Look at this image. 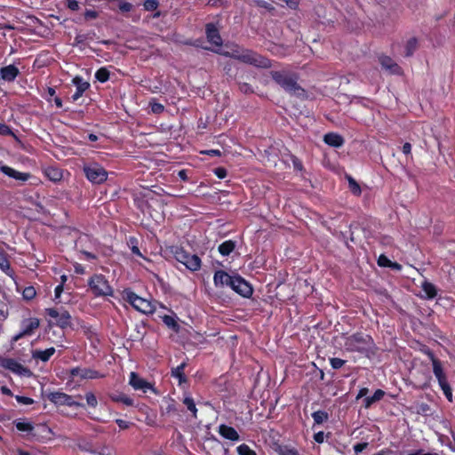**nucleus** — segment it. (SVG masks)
<instances>
[{"label":"nucleus","mask_w":455,"mask_h":455,"mask_svg":"<svg viewBox=\"0 0 455 455\" xmlns=\"http://www.w3.org/2000/svg\"><path fill=\"white\" fill-rule=\"evenodd\" d=\"M344 349L347 353H357L360 356L372 359L378 353L373 338L363 331H356L344 338Z\"/></svg>","instance_id":"f257e3e1"},{"label":"nucleus","mask_w":455,"mask_h":455,"mask_svg":"<svg viewBox=\"0 0 455 455\" xmlns=\"http://www.w3.org/2000/svg\"><path fill=\"white\" fill-rule=\"evenodd\" d=\"M271 78L286 92L300 99L307 98V92L299 84L297 74L287 70H272Z\"/></svg>","instance_id":"f03ea898"},{"label":"nucleus","mask_w":455,"mask_h":455,"mask_svg":"<svg viewBox=\"0 0 455 455\" xmlns=\"http://www.w3.org/2000/svg\"><path fill=\"white\" fill-rule=\"evenodd\" d=\"M224 55L257 68H268L271 67L270 60L249 49L236 47L230 52H225Z\"/></svg>","instance_id":"7ed1b4c3"},{"label":"nucleus","mask_w":455,"mask_h":455,"mask_svg":"<svg viewBox=\"0 0 455 455\" xmlns=\"http://www.w3.org/2000/svg\"><path fill=\"white\" fill-rule=\"evenodd\" d=\"M122 298L135 310L144 315H153L156 309L154 302L140 297L132 289H124L122 292Z\"/></svg>","instance_id":"20e7f679"},{"label":"nucleus","mask_w":455,"mask_h":455,"mask_svg":"<svg viewBox=\"0 0 455 455\" xmlns=\"http://www.w3.org/2000/svg\"><path fill=\"white\" fill-rule=\"evenodd\" d=\"M88 287L94 297H113L114 289L108 278L102 274H93L87 282Z\"/></svg>","instance_id":"39448f33"},{"label":"nucleus","mask_w":455,"mask_h":455,"mask_svg":"<svg viewBox=\"0 0 455 455\" xmlns=\"http://www.w3.org/2000/svg\"><path fill=\"white\" fill-rule=\"evenodd\" d=\"M83 172L86 179L92 184H102L108 180V176L106 169L96 162L84 164Z\"/></svg>","instance_id":"423d86ee"},{"label":"nucleus","mask_w":455,"mask_h":455,"mask_svg":"<svg viewBox=\"0 0 455 455\" xmlns=\"http://www.w3.org/2000/svg\"><path fill=\"white\" fill-rule=\"evenodd\" d=\"M173 253L175 259L190 271L196 272L201 268L202 260L196 254H190L182 247H177Z\"/></svg>","instance_id":"0eeeda50"},{"label":"nucleus","mask_w":455,"mask_h":455,"mask_svg":"<svg viewBox=\"0 0 455 455\" xmlns=\"http://www.w3.org/2000/svg\"><path fill=\"white\" fill-rule=\"evenodd\" d=\"M45 313L50 318L54 319V323L61 329H65L71 324V315L69 312L62 307L60 308H46Z\"/></svg>","instance_id":"6e6552de"},{"label":"nucleus","mask_w":455,"mask_h":455,"mask_svg":"<svg viewBox=\"0 0 455 455\" xmlns=\"http://www.w3.org/2000/svg\"><path fill=\"white\" fill-rule=\"evenodd\" d=\"M229 287L243 298H250L253 293L251 284L239 275H234Z\"/></svg>","instance_id":"1a4fd4ad"},{"label":"nucleus","mask_w":455,"mask_h":455,"mask_svg":"<svg viewBox=\"0 0 455 455\" xmlns=\"http://www.w3.org/2000/svg\"><path fill=\"white\" fill-rule=\"evenodd\" d=\"M48 400L56 405H67L69 407H84V404L76 402L74 398L63 392L55 391L51 392L48 395Z\"/></svg>","instance_id":"9d476101"},{"label":"nucleus","mask_w":455,"mask_h":455,"mask_svg":"<svg viewBox=\"0 0 455 455\" xmlns=\"http://www.w3.org/2000/svg\"><path fill=\"white\" fill-rule=\"evenodd\" d=\"M1 366L19 376L30 377L32 375V371L23 366L20 363L13 358H3L1 360Z\"/></svg>","instance_id":"9b49d317"},{"label":"nucleus","mask_w":455,"mask_h":455,"mask_svg":"<svg viewBox=\"0 0 455 455\" xmlns=\"http://www.w3.org/2000/svg\"><path fill=\"white\" fill-rule=\"evenodd\" d=\"M129 384L135 390H142L144 393H147L148 390H151L154 394H157V390L154 387V386L146 379L140 377V375L136 372H131Z\"/></svg>","instance_id":"f8f14e48"},{"label":"nucleus","mask_w":455,"mask_h":455,"mask_svg":"<svg viewBox=\"0 0 455 455\" xmlns=\"http://www.w3.org/2000/svg\"><path fill=\"white\" fill-rule=\"evenodd\" d=\"M69 374L71 377H80L81 379H102L105 377L104 374L100 373L99 371L91 369V368H80L74 367L70 369Z\"/></svg>","instance_id":"ddd939ff"},{"label":"nucleus","mask_w":455,"mask_h":455,"mask_svg":"<svg viewBox=\"0 0 455 455\" xmlns=\"http://www.w3.org/2000/svg\"><path fill=\"white\" fill-rule=\"evenodd\" d=\"M379 61L382 68L386 69L391 75H402V68L389 56L381 55L379 57Z\"/></svg>","instance_id":"4468645a"},{"label":"nucleus","mask_w":455,"mask_h":455,"mask_svg":"<svg viewBox=\"0 0 455 455\" xmlns=\"http://www.w3.org/2000/svg\"><path fill=\"white\" fill-rule=\"evenodd\" d=\"M426 354L428 355V357L430 358V360L432 362L433 372H434L435 378L437 379L438 383L446 380L447 377L443 371L442 362L438 358L435 357V355L430 349H428L426 352Z\"/></svg>","instance_id":"2eb2a0df"},{"label":"nucleus","mask_w":455,"mask_h":455,"mask_svg":"<svg viewBox=\"0 0 455 455\" xmlns=\"http://www.w3.org/2000/svg\"><path fill=\"white\" fill-rule=\"evenodd\" d=\"M205 34L207 41L215 45V46H220L222 45V38L220 36L219 28L214 23H207L205 25Z\"/></svg>","instance_id":"dca6fc26"},{"label":"nucleus","mask_w":455,"mask_h":455,"mask_svg":"<svg viewBox=\"0 0 455 455\" xmlns=\"http://www.w3.org/2000/svg\"><path fill=\"white\" fill-rule=\"evenodd\" d=\"M72 84L76 86V92L71 96V100L75 102L90 88V84L79 76H76L72 79Z\"/></svg>","instance_id":"f3484780"},{"label":"nucleus","mask_w":455,"mask_h":455,"mask_svg":"<svg viewBox=\"0 0 455 455\" xmlns=\"http://www.w3.org/2000/svg\"><path fill=\"white\" fill-rule=\"evenodd\" d=\"M0 172L10 178H12L16 180H20L22 182L28 181L31 177V174L29 172H21L16 171L15 169H13L8 165L2 164L1 163H0Z\"/></svg>","instance_id":"a211bd4d"},{"label":"nucleus","mask_w":455,"mask_h":455,"mask_svg":"<svg viewBox=\"0 0 455 455\" xmlns=\"http://www.w3.org/2000/svg\"><path fill=\"white\" fill-rule=\"evenodd\" d=\"M19 75L20 70L13 64L0 68V79L4 82L12 83L15 81Z\"/></svg>","instance_id":"6ab92c4d"},{"label":"nucleus","mask_w":455,"mask_h":455,"mask_svg":"<svg viewBox=\"0 0 455 455\" xmlns=\"http://www.w3.org/2000/svg\"><path fill=\"white\" fill-rule=\"evenodd\" d=\"M234 275H230L224 270H216L213 275V283L217 288H223L230 285Z\"/></svg>","instance_id":"aec40b11"},{"label":"nucleus","mask_w":455,"mask_h":455,"mask_svg":"<svg viewBox=\"0 0 455 455\" xmlns=\"http://www.w3.org/2000/svg\"><path fill=\"white\" fill-rule=\"evenodd\" d=\"M40 325V321L36 317L24 319L20 323V330L27 336L32 335Z\"/></svg>","instance_id":"412c9836"},{"label":"nucleus","mask_w":455,"mask_h":455,"mask_svg":"<svg viewBox=\"0 0 455 455\" xmlns=\"http://www.w3.org/2000/svg\"><path fill=\"white\" fill-rule=\"evenodd\" d=\"M186 367L187 363L183 362L177 367L172 368L171 371V376L178 379V384L180 387H181L183 384L188 383V378L184 372Z\"/></svg>","instance_id":"4be33fe9"},{"label":"nucleus","mask_w":455,"mask_h":455,"mask_svg":"<svg viewBox=\"0 0 455 455\" xmlns=\"http://www.w3.org/2000/svg\"><path fill=\"white\" fill-rule=\"evenodd\" d=\"M323 141L330 147L340 148L344 145V138L336 132H328L323 136Z\"/></svg>","instance_id":"5701e85b"},{"label":"nucleus","mask_w":455,"mask_h":455,"mask_svg":"<svg viewBox=\"0 0 455 455\" xmlns=\"http://www.w3.org/2000/svg\"><path fill=\"white\" fill-rule=\"evenodd\" d=\"M219 433L222 437L230 441H238L240 439L237 431L233 427L225 424L220 426Z\"/></svg>","instance_id":"b1692460"},{"label":"nucleus","mask_w":455,"mask_h":455,"mask_svg":"<svg viewBox=\"0 0 455 455\" xmlns=\"http://www.w3.org/2000/svg\"><path fill=\"white\" fill-rule=\"evenodd\" d=\"M108 396L112 402L121 403L126 406H132L134 403V401L131 396L122 392L111 393Z\"/></svg>","instance_id":"393cba45"},{"label":"nucleus","mask_w":455,"mask_h":455,"mask_svg":"<svg viewBox=\"0 0 455 455\" xmlns=\"http://www.w3.org/2000/svg\"><path fill=\"white\" fill-rule=\"evenodd\" d=\"M55 348L53 347H49L45 350H33L32 351V357L36 360H40L44 363H46L50 360V358L54 355Z\"/></svg>","instance_id":"a878e982"},{"label":"nucleus","mask_w":455,"mask_h":455,"mask_svg":"<svg viewBox=\"0 0 455 455\" xmlns=\"http://www.w3.org/2000/svg\"><path fill=\"white\" fill-rule=\"evenodd\" d=\"M274 450L278 455H300L295 447L289 444L275 443Z\"/></svg>","instance_id":"bb28decb"},{"label":"nucleus","mask_w":455,"mask_h":455,"mask_svg":"<svg viewBox=\"0 0 455 455\" xmlns=\"http://www.w3.org/2000/svg\"><path fill=\"white\" fill-rule=\"evenodd\" d=\"M173 315H164V316H162V321L172 331H173L176 333H179L180 331V325L179 324V323L177 321L176 315L175 314H173Z\"/></svg>","instance_id":"cd10ccee"},{"label":"nucleus","mask_w":455,"mask_h":455,"mask_svg":"<svg viewBox=\"0 0 455 455\" xmlns=\"http://www.w3.org/2000/svg\"><path fill=\"white\" fill-rule=\"evenodd\" d=\"M422 291L426 294V298L428 299H432L437 295V289L435 284L425 280L421 284Z\"/></svg>","instance_id":"c85d7f7f"},{"label":"nucleus","mask_w":455,"mask_h":455,"mask_svg":"<svg viewBox=\"0 0 455 455\" xmlns=\"http://www.w3.org/2000/svg\"><path fill=\"white\" fill-rule=\"evenodd\" d=\"M235 248V242L227 240L219 245L218 251L222 256H228Z\"/></svg>","instance_id":"c756f323"},{"label":"nucleus","mask_w":455,"mask_h":455,"mask_svg":"<svg viewBox=\"0 0 455 455\" xmlns=\"http://www.w3.org/2000/svg\"><path fill=\"white\" fill-rule=\"evenodd\" d=\"M419 47V42L417 37L413 36L407 40L405 44V57H411L413 55V53L416 52V50Z\"/></svg>","instance_id":"7c9ffc66"},{"label":"nucleus","mask_w":455,"mask_h":455,"mask_svg":"<svg viewBox=\"0 0 455 455\" xmlns=\"http://www.w3.org/2000/svg\"><path fill=\"white\" fill-rule=\"evenodd\" d=\"M158 6V0H145L143 3L144 10L148 12L156 11V12L152 15L153 18H159L161 16V12L159 11H156Z\"/></svg>","instance_id":"2f4dec72"},{"label":"nucleus","mask_w":455,"mask_h":455,"mask_svg":"<svg viewBox=\"0 0 455 455\" xmlns=\"http://www.w3.org/2000/svg\"><path fill=\"white\" fill-rule=\"evenodd\" d=\"M94 76L100 83H106L109 80L110 72L106 67H102L95 72Z\"/></svg>","instance_id":"473e14b6"},{"label":"nucleus","mask_w":455,"mask_h":455,"mask_svg":"<svg viewBox=\"0 0 455 455\" xmlns=\"http://www.w3.org/2000/svg\"><path fill=\"white\" fill-rule=\"evenodd\" d=\"M312 418L315 424L321 425L329 419V414L325 411L319 410L312 413Z\"/></svg>","instance_id":"72a5a7b5"},{"label":"nucleus","mask_w":455,"mask_h":455,"mask_svg":"<svg viewBox=\"0 0 455 455\" xmlns=\"http://www.w3.org/2000/svg\"><path fill=\"white\" fill-rule=\"evenodd\" d=\"M45 174L52 181H59L62 179V172L58 168L49 167L45 170Z\"/></svg>","instance_id":"f704fd0d"},{"label":"nucleus","mask_w":455,"mask_h":455,"mask_svg":"<svg viewBox=\"0 0 455 455\" xmlns=\"http://www.w3.org/2000/svg\"><path fill=\"white\" fill-rule=\"evenodd\" d=\"M183 403L187 406V409L192 413L194 418H197V409L196 406V403L189 395H185L183 399Z\"/></svg>","instance_id":"c9c22d12"},{"label":"nucleus","mask_w":455,"mask_h":455,"mask_svg":"<svg viewBox=\"0 0 455 455\" xmlns=\"http://www.w3.org/2000/svg\"><path fill=\"white\" fill-rule=\"evenodd\" d=\"M348 181V188L351 193L355 196H360L362 193V189L357 181L350 175L347 176Z\"/></svg>","instance_id":"e433bc0d"},{"label":"nucleus","mask_w":455,"mask_h":455,"mask_svg":"<svg viewBox=\"0 0 455 455\" xmlns=\"http://www.w3.org/2000/svg\"><path fill=\"white\" fill-rule=\"evenodd\" d=\"M14 425L17 430L20 432H31L34 429V426L31 422L21 419L15 420Z\"/></svg>","instance_id":"4c0bfd02"},{"label":"nucleus","mask_w":455,"mask_h":455,"mask_svg":"<svg viewBox=\"0 0 455 455\" xmlns=\"http://www.w3.org/2000/svg\"><path fill=\"white\" fill-rule=\"evenodd\" d=\"M441 389L443 390V395H445V397L447 398V400L449 402H452V389L448 382V380H444V381H442L440 383H438Z\"/></svg>","instance_id":"58836bf2"},{"label":"nucleus","mask_w":455,"mask_h":455,"mask_svg":"<svg viewBox=\"0 0 455 455\" xmlns=\"http://www.w3.org/2000/svg\"><path fill=\"white\" fill-rule=\"evenodd\" d=\"M128 244L131 248L132 254L140 258H144L143 254L141 253L138 247V239L136 237H130Z\"/></svg>","instance_id":"ea45409f"},{"label":"nucleus","mask_w":455,"mask_h":455,"mask_svg":"<svg viewBox=\"0 0 455 455\" xmlns=\"http://www.w3.org/2000/svg\"><path fill=\"white\" fill-rule=\"evenodd\" d=\"M36 295V291L34 286H27L22 291L23 299L26 300L33 299Z\"/></svg>","instance_id":"a19ab883"},{"label":"nucleus","mask_w":455,"mask_h":455,"mask_svg":"<svg viewBox=\"0 0 455 455\" xmlns=\"http://www.w3.org/2000/svg\"><path fill=\"white\" fill-rule=\"evenodd\" d=\"M149 107L152 113L159 115L164 111V106L162 103L156 102V100H152L149 102Z\"/></svg>","instance_id":"79ce46f5"},{"label":"nucleus","mask_w":455,"mask_h":455,"mask_svg":"<svg viewBox=\"0 0 455 455\" xmlns=\"http://www.w3.org/2000/svg\"><path fill=\"white\" fill-rule=\"evenodd\" d=\"M237 452L239 455H257L255 451L251 450L249 445L245 443L240 444L237 448Z\"/></svg>","instance_id":"37998d69"},{"label":"nucleus","mask_w":455,"mask_h":455,"mask_svg":"<svg viewBox=\"0 0 455 455\" xmlns=\"http://www.w3.org/2000/svg\"><path fill=\"white\" fill-rule=\"evenodd\" d=\"M329 361L331 368L334 370H339L342 368L347 363L346 360L338 357H331L329 359Z\"/></svg>","instance_id":"c03bdc74"},{"label":"nucleus","mask_w":455,"mask_h":455,"mask_svg":"<svg viewBox=\"0 0 455 455\" xmlns=\"http://www.w3.org/2000/svg\"><path fill=\"white\" fill-rule=\"evenodd\" d=\"M85 399L88 406L96 408L98 405V400L96 395L92 392H87L85 394Z\"/></svg>","instance_id":"a18cd8bd"},{"label":"nucleus","mask_w":455,"mask_h":455,"mask_svg":"<svg viewBox=\"0 0 455 455\" xmlns=\"http://www.w3.org/2000/svg\"><path fill=\"white\" fill-rule=\"evenodd\" d=\"M89 36L86 34H77L75 36V44L76 45H84L86 44V41L88 40Z\"/></svg>","instance_id":"49530a36"},{"label":"nucleus","mask_w":455,"mask_h":455,"mask_svg":"<svg viewBox=\"0 0 455 455\" xmlns=\"http://www.w3.org/2000/svg\"><path fill=\"white\" fill-rule=\"evenodd\" d=\"M15 399L20 404L23 405H31L34 403V400L28 396L16 395Z\"/></svg>","instance_id":"de8ad7c7"},{"label":"nucleus","mask_w":455,"mask_h":455,"mask_svg":"<svg viewBox=\"0 0 455 455\" xmlns=\"http://www.w3.org/2000/svg\"><path fill=\"white\" fill-rule=\"evenodd\" d=\"M392 261L385 255L381 254L378 259V265L379 267H389Z\"/></svg>","instance_id":"09e8293b"},{"label":"nucleus","mask_w":455,"mask_h":455,"mask_svg":"<svg viewBox=\"0 0 455 455\" xmlns=\"http://www.w3.org/2000/svg\"><path fill=\"white\" fill-rule=\"evenodd\" d=\"M0 135L11 136V135H13V132L10 126L0 122Z\"/></svg>","instance_id":"8fccbe9b"},{"label":"nucleus","mask_w":455,"mask_h":455,"mask_svg":"<svg viewBox=\"0 0 455 455\" xmlns=\"http://www.w3.org/2000/svg\"><path fill=\"white\" fill-rule=\"evenodd\" d=\"M116 423L117 424L119 428L122 429V430L128 429V428H130L131 426L133 425L132 422H130V421H127V420H124V419H116Z\"/></svg>","instance_id":"3c124183"},{"label":"nucleus","mask_w":455,"mask_h":455,"mask_svg":"<svg viewBox=\"0 0 455 455\" xmlns=\"http://www.w3.org/2000/svg\"><path fill=\"white\" fill-rule=\"evenodd\" d=\"M213 173L220 180L225 179L228 175L227 169L224 167H217L213 170Z\"/></svg>","instance_id":"603ef678"},{"label":"nucleus","mask_w":455,"mask_h":455,"mask_svg":"<svg viewBox=\"0 0 455 455\" xmlns=\"http://www.w3.org/2000/svg\"><path fill=\"white\" fill-rule=\"evenodd\" d=\"M118 8L122 12H128L132 11V4L129 2L122 1L118 4Z\"/></svg>","instance_id":"864d4df0"},{"label":"nucleus","mask_w":455,"mask_h":455,"mask_svg":"<svg viewBox=\"0 0 455 455\" xmlns=\"http://www.w3.org/2000/svg\"><path fill=\"white\" fill-rule=\"evenodd\" d=\"M239 90L243 93H245V94L253 93L252 87L251 86V84H249L247 83H241V84H239Z\"/></svg>","instance_id":"5fc2aeb1"},{"label":"nucleus","mask_w":455,"mask_h":455,"mask_svg":"<svg viewBox=\"0 0 455 455\" xmlns=\"http://www.w3.org/2000/svg\"><path fill=\"white\" fill-rule=\"evenodd\" d=\"M369 443L367 442L363 443H358L354 445L353 449L355 454H359L363 452V450H365L368 447Z\"/></svg>","instance_id":"6e6d98bb"},{"label":"nucleus","mask_w":455,"mask_h":455,"mask_svg":"<svg viewBox=\"0 0 455 455\" xmlns=\"http://www.w3.org/2000/svg\"><path fill=\"white\" fill-rule=\"evenodd\" d=\"M67 6L71 11H78L80 8L79 2L77 0H67Z\"/></svg>","instance_id":"4d7b16f0"},{"label":"nucleus","mask_w":455,"mask_h":455,"mask_svg":"<svg viewBox=\"0 0 455 455\" xmlns=\"http://www.w3.org/2000/svg\"><path fill=\"white\" fill-rule=\"evenodd\" d=\"M376 401L374 400L373 396H366L363 399V407L365 409H369Z\"/></svg>","instance_id":"13d9d810"},{"label":"nucleus","mask_w":455,"mask_h":455,"mask_svg":"<svg viewBox=\"0 0 455 455\" xmlns=\"http://www.w3.org/2000/svg\"><path fill=\"white\" fill-rule=\"evenodd\" d=\"M289 8L296 10L299 7V0H283Z\"/></svg>","instance_id":"bf43d9fd"},{"label":"nucleus","mask_w":455,"mask_h":455,"mask_svg":"<svg viewBox=\"0 0 455 455\" xmlns=\"http://www.w3.org/2000/svg\"><path fill=\"white\" fill-rule=\"evenodd\" d=\"M385 391L382 389H377L372 395L374 400L377 402L380 401L385 396Z\"/></svg>","instance_id":"052dcab7"},{"label":"nucleus","mask_w":455,"mask_h":455,"mask_svg":"<svg viewBox=\"0 0 455 455\" xmlns=\"http://www.w3.org/2000/svg\"><path fill=\"white\" fill-rule=\"evenodd\" d=\"M314 440L317 443H322L324 441V432L319 431L314 435Z\"/></svg>","instance_id":"680f3d73"},{"label":"nucleus","mask_w":455,"mask_h":455,"mask_svg":"<svg viewBox=\"0 0 455 455\" xmlns=\"http://www.w3.org/2000/svg\"><path fill=\"white\" fill-rule=\"evenodd\" d=\"M203 154L211 156H220L221 151L219 149H209L202 152Z\"/></svg>","instance_id":"e2e57ef3"},{"label":"nucleus","mask_w":455,"mask_h":455,"mask_svg":"<svg viewBox=\"0 0 455 455\" xmlns=\"http://www.w3.org/2000/svg\"><path fill=\"white\" fill-rule=\"evenodd\" d=\"M178 177L182 181H188L189 180L188 176V170H185V169H182V170L178 172Z\"/></svg>","instance_id":"0e129e2a"},{"label":"nucleus","mask_w":455,"mask_h":455,"mask_svg":"<svg viewBox=\"0 0 455 455\" xmlns=\"http://www.w3.org/2000/svg\"><path fill=\"white\" fill-rule=\"evenodd\" d=\"M82 253L84 255L85 259H87V260H95V259H97V256L94 253H92V252H90V251H83Z\"/></svg>","instance_id":"69168bd1"},{"label":"nucleus","mask_w":455,"mask_h":455,"mask_svg":"<svg viewBox=\"0 0 455 455\" xmlns=\"http://www.w3.org/2000/svg\"><path fill=\"white\" fill-rule=\"evenodd\" d=\"M369 393V389L367 387H362L360 388L357 395L356 400H359L360 398L366 397L367 394Z\"/></svg>","instance_id":"338daca9"},{"label":"nucleus","mask_w":455,"mask_h":455,"mask_svg":"<svg viewBox=\"0 0 455 455\" xmlns=\"http://www.w3.org/2000/svg\"><path fill=\"white\" fill-rule=\"evenodd\" d=\"M402 150H403V154H405V155H411V143H409V142H405V143L403 145Z\"/></svg>","instance_id":"774afa93"}]
</instances>
